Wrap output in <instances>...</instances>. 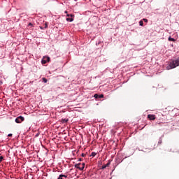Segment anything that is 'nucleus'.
Returning a JSON list of instances; mask_svg holds the SVG:
<instances>
[{
    "label": "nucleus",
    "mask_w": 179,
    "mask_h": 179,
    "mask_svg": "<svg viewBox=\"0 0 179 179\" xmlns=\"http://www.w3.org/2000/svg\"><path fill=\"white\" fill-rule=\"evenodd\" d=\"M139 24L140 26H143V20L139 21Z\"/></svg>",
    "instance_id": "f8f14e48"
},
{
    "label": "nucleus",
    "mask_w": 179,
    "mask_h": 179,
    "mask_svg": "<svg viewBox=\"0 0 179 179\" xmlns=\"http://www.w3.org/2000/svg\"><path fill=\"white\" fill-rule=\"evenodd\" d=\"M42 64H47V61H46V60L43 59V60H42Z\"/></svg>",
    "instance_id": "dca6fc26"
},
{
    "label": "nucleus",
    "mask_w": 179,
    "mask_h": 179,
    "mask_svg": "<svg viewBox=\"0 0 179 179\" xmlns=\"http://www.w3.org/2000/svg\"><path fill=\"white\" fill-rule=\"evenodd\" d=\"M148 118L150 119L151 121H155V120H156V115H148Z\"/></svg>",
    "instance_id": "20e7f679"
},
{
    "label": "nucleus",
    "mask_w": 179,
    "mask_h": 179,
    "mask_svg": "<svg viewBox=\"0 0 179 179\" xmlns=\"http://www.w3.org/2000/svg\"><path fill=\"white\" fill-rule=\"evenodd\" d=\"M44 59H46V62H50V57H44Z\"/></svg>",
    "instance_id": "9d476101"
},
{
    "label": "nucleus",
    "mask_w": 179,
    "mask_h": 179,
    "mask_svg": "<svg viewBox=\"0 0 179 179\" xmlns=\"http://www.w3.org/2000/svg\"><path fill=\"white\" fill-rule=\"evenodd\" d=\"M42 80L44 83H47V79L45 78H42Z\"/></svg>",
    "instance_id": "ddd939ff"
},
{
    "label": "nucleus",
    "mask_w": 179,
    "mask_h": 179,
    "mask_svg": "<svg viewBox=\"0 0 179 179\" xmlns=\"http://www.w3.org/2000/svg\"><path fill=\"white\" fill-rule=\"evenodd\" d=\"M76 169H78V170L83 171L85 169V163H79L75 164Z\"/></svg>",
    "instance_id": "f03ea898"
},
{
    "label": "nucleus",
    "mask_w": 179,
    "mask_h": 179,
    "mask_svg": "<svg viewBox=\"0 0 179 179\" xmlns=\"http://www.w3.org/2000/svg\"><path fill=\"white\" fill-rule=\"evenodd\" d=\"M82 160H83L82 158H80L79 159H78V162H82Z\"/></svg>",
    "instance_id": "412c9836"
},
{
    "label": "nucleus",
    "mask_w": 179,
    "mask_h": 179,
    "mask_svg": "<svg viewBox=\"0 0 179 179\" xmlns=\"http://www.w3.org/2000/svg\"><path fill=\"white\" fill-rule=\"evenodd\" d=\"M65 13H68V11H65Z\"/></svg>",
    "instance_id": "393cba45"
},
{
    "label": "nucleus",
    "mask_w": 179,
    "mask_h": 179,
    "mask_svg": "<svg viewBox=\"0 0 179 179\" xmlns=\"http://www.w3.org/2000/svg\"><path fill=\"white\" fill-rule=\"evenodd\" d=\"M13 136V134H9L8 135V136Z\"/></svg>",
    "instance_id": "4be33fe9"
},
{
    "label": "nucleus",
    "mask_w": 179,
    "mask_h": 179,
    "mask_svg": "<svg viewBox=\"0 0 179 179\" xmlns=\"http://www.w3.org/2000/svg\"><path fill=\"white\" fill-rule=\"evenodd\" d=\"M94 97L95 98V99H103L104 98V95L103 94H95L94 95Z\"/></svg>",
    "instance_id": "39448f33"
},
{
    "label": "nucleus",
    "mask_w": 179,
    "mask_h": 179,
    "mask_svg": "<svg viewBox=\"0 0 179 179\" xmlns=\"http://www.w3.org/2000/svg\"><path fill=\"white\" fill-rule=\"evenodd\" d=\"M81 156H82V157H85V156H86V154L82 153Z\"/></svg>",
    "instance_id": "aec40b11"
},
{
    "label": "nucleus",
    "mask_w": 179,
    "mask_h": 179,
    "mask_svg": "<svg viewBox=\"0 0 179 179\" xmlns=\"http://www.w3.org/2000/svg\"><path fill=\"white\" fill-rule=\"evenodd\" d=\"M110 162H108L106 164L102 166V170H104V169H107V167H108V166H110Z\"/></svg>",
    "instance_id": "423d86ee"
},
{
    "label": "nucleus",
    "mask_w": 179,
    "mask_h": 179,
    "mask_svg": "<svg viewBox=\"0 0 179 179\" xmlns=\"http://www.w3.org/2000/svg\"><path fill=\"white\" fill-rule=\"evenodd\" d=\"M63 177H65V178H66V176H65V175H63Z\"/></svg>",
    "instance_id": "b1692460"
},
{
    "label": "nucleus",
    "mask_w": 179,
    "mask_h": 179,
    "mask_svg": "<svg viewBox=\"0 0 179 179\" xmlns=\"http://www.w3.org/2000/svg\"><path fill=\"white\" fill-rule=\"evenodd\" d=\"M169 41H174V38L169 37Z\"/></svg>",
    "instance_id": "4468645a"
},
{
    "label": "nucleus",
    "mask_w": 179,
    "mask_h": 179,
    "mask_svg": "<svg viewBox=\"0 0 179 179\" xmlns=\"http://www.w3.org/2000/svg\"><path fill=\"white\" fill-rule=\"evenodd\" d=\"M47 27H48V24H47V22L45 23V29H47Z\"/></svg>",
    "instance_id": "f3484780"
},
{
    "label": "nucleus",
    "mask_w": 179,
    "mask_h": 179,
    "mask_svg": "<svg viewBox=\"0 0 179 179\" xmlns=\"http://www.w3.org/2000/svg\"><path fill=\"white\" fill-rule=\"evenodd\" d=\"M179 66V57L176 60H172L169 62V66L166 67V69L169 71L170 69H174Z\"/></svg>",
    "instance_id": "f257e3e1"
},
{
    "label": "nucleus",
    "mask_w": 179,
    "mask_h": 179,
    "mask_svg": "<svg viewBox=\"0 0 179 179\" xmlns=\"http://www.w3.org/2000/svg\"><path fill=\"white\" fill-rule=\"evenodd\" d=\"M96 155H97V153H96V152H92L91 153V155H90V156H92V157H94V156H96Z\"/></svg>",
    "instance_id": "1a4fd4ad"
},
{
    "label": "nucleus",
    "mask_w": 179,
    "mask_h": 179,
    "mask_svg": "<svg viewBox=\"0 0 179 179\" xmlns=\"http://www.w3.org/2000/svg\"><path fill=\"white\" fill-rule=\"evenodd\" d=\"M81 166L80 167H82V165H80Z\"/></svg>",
    "instance_id": "a878e982"
},
{
    "label": "nucleus",
    "mask_w": 179,
    "mask_h": 179,
    "mask_svg": "<svg viewBox=\"0 0 179 179\" xmlns=\"http://www.w3.org/2000/svg\"><path fill=\"white\" fill-rule=\"evenodd\" d=\"M143 22H145V23H148V19L143 18Z\"/></svg>",
    "instance_id": "2eb2a0df"
},
{
    "label": "nucleus",
    "mask_w": 179,
    "mask_h": 179,
    "mask_svg": "<svg viewBox=\"0 0 179 179\" xmlns=\"http://www.w3.org/2000/svg\"><path fill=\"white\" fill-rule=\"evenodd\" d=\"M2 160H3V157L1 156L0 157V163H1V162H2Z\"/></svg>",
    "instance_id": "a211bd4d"
},
{
    "label": "nucleus",
    "mask_w": 179,
    "mask_h": 179,
    "mask_svg": "<svg viewBox=\"0 0 179 179\" xmlns=\"http://www.w3.org/2000/svg\"><path fill=\"white\" fill-rule=\"evenodd\" d=\"M68 17H73V14H67L66 15Z\"/></svg>",
    "instance_id": "9b49d317"
},
{
    "label": "nucleus",
    "mask_w": 179,
    "mask_h": 179,
    "mask_svg": "<svg viewBox=\"0 0 179 179\" xmlns=\"http://www.w3.org/2000/svg\"><path fill=\"white\" fill-rule=\"evenodd\" d=\"M63 176H64V175H60L57 179H62Z\"/></svg>",
    "instance_id": "6ab92c4d"
},
{
    "label": "nucleus",
    "mask_w": 179,
    "mask_h": 179,
    "mask_svg": "<svg viewBox=\"0 0 179 179\" xmlns=\"http://www.w3.org/2000/svg\"><path fill=\"white\" fill-rule=\"evenodd\" d=\"M29 26H33V24L31 23H29Z\"/></svg>",
    "instance_id": "5701e85b"
},
{
    "label": "nucleus",
    "mask_w": 179,
    "mask_h": 179,
    "mask_svg": "<svg viewBox=\"0 0 179 179\" xmlns=\"http://www.w3.org/2000/svg\"><path fill=\"white\" fill-rule=\"evenodd\" d=\"M24 121V117L22 116H19L15 119V122L17 124H21V122H23Z\"/></svg>",
    "instance_id": "7ed1b4c3"
},
{
    "label": "nucleus",
    "mask_w": 179,
    "mask_h": 179,
    "mask_svg": "<svg viewBox=\"0 0 179 179\" xmlns=\"http://www.w3.org/2000/svg\"><path fill=\"white\" fill-rule=\"evenodd\" d=\"M68 121H69V119H62V124L65 123V122H68Z\"/></svg>",
    "instance_id": "0eeeda50"
},
{
    "label": "nucleus",
    "mask_w": 179,
    "mask_h": 179,
    "mask_svg": "<svg viewBox=\"0 0 179 179\" xmlns=\"http://www.w3.org/2000/svg\"><path fill=\"white\" fill-rule=\"evenodd\" d=\"M66 21L67 22H73V18L68 17V18H66Z\"/></svg>",
    "instance_id": "6e6552de"
}]
</instances>
